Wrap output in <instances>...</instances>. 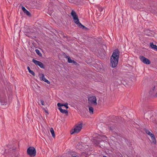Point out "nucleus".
Segmentation results:
<instances>
[{
  "label": "nucleus",
  "instance_id": "1",
  "mask_svg": "<svg viewBox=\"0 0 157 157\" xmlns=\"http://www.w3.org/2000/svg\"><path fill=\"white\" fill-rule=\"evenodd\" d=\"M120 56V52L117 49L113 51L112 55L110 58V63L112 67H116L118 63V61Z\"/></svg>",
  "mask_w": 157,
  "mask_h": 157
},
{
  "label": "nucleus",
  "instance_id": "2",
  "mask_svg": "<svg viewBox=\"0 0 157 157\" xmlns=\"http://www.w3.org/2000/svg\"><path fill=\"white\" fill-rule=\"evenodd\" d=\"M149 94L154 97L157 96V82H154L152 86Z\"/></svg>",
  "mask_w": 157,
  "mask_h": 157
},
{
  "label": "nucleus",
  "instance_id": "3",
  "mask_svg": "<svg viewBox=\"0 0 157 157\" xmlns=\"http://www.w3.org/2000/svg\"><path fill=\"white\" fill-rule=\"evenodd\" d=\"M27 154L31 156H35L36 154V151L35 148L33 147H30L27 149Z\"/></svg>",
  "mask_w": 157,
  "mask_h": 157
},
{
  "label": "nucleus",
  "instance_id": "4",
  "mask_svg": "<svg viewBox=\"0 0 157 157\" xmlns=\"http://www.w3.org/2000/svg\"><path fill=\"white\" fill-rule=\"evenodd\" d=\"M82 123L78 124L76 126L74 129H72L70 131L71 134H73L75 133L79 132L82 129Z\"/></svg>",
  "mask_w": 157,
  "mask_h": 157
},
{
  "label": "nucleus",
  "instance_id": "5",
  "mask_svg": "<svg viewBox=\"0 0 157 157\" xmlns=\"http://www.w3.org/2000/svg\"><path fill=\"white\" fill-rule=\"evenodd\" d=\"M71 15L73 17V20L75 23H76L79 21V19L76 12L74 10L71 11Z\"/></svg>",
  "mask_w": 157,
  "mask_h": 157
},
{
  "label": "nucleus",
  "instance_id": "6",
  "mask_svg": "<svg viewBox=\"0 0 157 157\" xmlns=\"http://www.w3.org/2000/svg\"><path fill=\"white\" fill-rule=\"evenodd\" d=\"M139 58L140 60L144 63L146 64H149L151 63V62L149 59L143 56H140Z\"/></svg>",
  "mask_w": 157,
  "mask_h": 157
},
{
  "label": "nucleus",
  "instance_id": "7",
  "mask_svg": "<svg viewBox=\"0 0 157 157\" xmlns=\"http://www.w3.org/2000/svg\"><path fill=\"white\" fill-rule=\"evenodd\" d=\"M33 62L36 65L39 66L41 68L44 69V65L40 61H37L34 59L32 60Z\"/></svg>",
  "mask_w": 157,
  "mask_h": 157
},
{
  "label": "nucleus",
  "instance_id": "8",
  "mask_svg": "<svg viewBox=\"0 0 157 157\" xmlns=\"http://www.w3.org/2000/svg\"><path fill=\"white\" fill-rule=\"evenodd\" d=\"M88 101L91 102V103L94 104L95 105H97V99L95 96H92L88 98Z\"/></svg>",
  "mask_w": 157,
  "mask_h": 157
},
{
  "label": "nucleus",
  "instance_id": "9",
  "mask_svg": "<svg viewBox=\"0 0 157 157\" xmlns=\"http://www.w3.org/2000/svg\"><path fill=\"white\" fill-rule=\"evenodd\" d=\"M41 79L42 80L44 81L45 82L47 83L48 84H50V82L47 79L44 77V75L43 74H41Z\"/></svg>",
  "mask_w": 157,
  "mask_h": 157
},
{
  "label": "nucleus",
  "instance_id": "10",
  "mask_svg": "<svg viewBox=\"0 0 157 157\" xmlns=\"http://www.w3.org/2000/svg\"><path fill=\"white\" fill-rule=\"evenodd\" d=\"M76 24L80 28H81L82 29H88L87 28H86L79 21L77 23H76Z\"/></svg>",
  "mask_w": 157,
  "mask_h": 157
},
{
  "label": "nucleus",
  "instance_id": "11",
  "mask_svg": "<svg viewBox=\"0 0 157 157\" xmlns=\"http://www.w3.org/2000/svg\"><path fill=\"white\" fill-rule=\"evenodd\" d=\"M150 47L154 50L157 51V46L156 45L154 44L153 42H151L150 43Z\"/></svg>",
  "mask_w": 157,
  "mask_h": 157
},
{
  "label": "nucleus",
  "instance_id": "12",
  "mask_svg": "<svg viewBox=\"0 0 157 157\" xmlns=\"http://www.w3.org/2000/svg\"><path fill=\"white\" fill-rule=\"evenodd\" d=\"M58 109L59 110L61 113H63L66 114L67 115L68 114V112L67 110L66 109H62L61 107H59Z\"/></svg>",
  "mask_w": 157,
  "mask_h": 157
},
{
  "label": "nucleus",
  "instance_id": "13",
  "mask_svg": "<svg viewBox=\"0 0 157 157\" xmlns=\"http://www.w3.org/2000/svg\"><path fill=\"white\" fill-rule=\"evenodd\" d=\"M150 136L151 138V140L152 141V143L154 144H156V142L154 134H153Z\"/></svg>",
  "mask_w": 157,
  "mask_h": 157
},
{
  "label": "nucleus",
  "instance_id": "14",
  "mask_svg": "<svg viewBox=\"0 0 157 157\" xmlns=\"http://www.w3.org/2000/svg\"><path fill=\"white\" fill-rule=\"evenodd\" d=\"M27 69L28 70V71L32 75L34 76H35V73L34 72V71H32L30 70V68L28 66L27 67Z\"/></svg>",
  "mask_w": 157,
  "mask_h": 157
},
{
  "label": "nucleus",
  "instance_id": "15",
  "mask_svg": "<svg viewBox=\"0 0 157 157\" xmlns=\"http://www.w3.org/2000/svg\"><path fill=\"white\" fill-rule=\"evenodd\" d=\"M144 131L147 134L149 135L150 136L153 134L151 132H150L146 128L144 129Z\"/></svg>",
  "mask_w": 157,
  "mask_h": 157
},
{
  "label": "nucleus",
  "instance_id": "16",
  "mask_svg": "<svg viewBox=\"0 0 157 157\" xmlns=\"http://www.w3.org/2000/svg\"><path fill=\"white\" fill-rule=\"evenodd\" d=\"M50 132L52 134V136L53 137H55V135L54 131L53 129L52 128H51L50 129Z\"/></svg>",
  "mask_w": 157,
  "mask_h": 157
},
{
  "label": "nucleus",
  "instance_id": "17",
  "mask_svg": "<svg viewBox=\"0 0 157 157\" xmlns=\"http://www.w3.org/2000/svg\"><path fill=\"white\" fill-rule=\"evenodd\" d=\"M35 51L36 53L38 56H42V55L39 50L38 49H36Z\"/></svg>",
  "mask_w": 157,
  "mask_h": 157
},
{
  "label": "nucleus",
  "instance_id": "18",
  "mask_svg": "<svg viewBox=\"0 0 157 157\" xmlns=\"http://www.w3.org/2000/svg\"><path fill=\"white\" fill-rule=\"evenodd\" d=\"M89 112L90 114H93L94 112V108L93 107H90L89 108Z\"/></svg>",
  "mask_w": 157,
  "mask_h": 157
},
{
  "label": "nucleus",
  "instance_id": "19",
  "mask_svg": "<svg viewBox=\"0 0 157 157\" xmlns=\"http://www.w3.org/2000/svg\"><path fill=\"white\" fill-rule=\"evenodd\" d=\"M68 62L69 63H72L73 62L75 63V61L72 59H71L70 57L68 58Z\"/></svg>",
  "mask_w": 157,
  "mask_h": 157
},
{
  "label": "nucleus",
  "instance_id": "20",
  "mask_svg": "<svg viewBox=\"0 0 157 157\" xmlns=\"http://www.w3.org/2000/svg\"><path fill=\"white\" fill-rule=\"evenodd\" d=\"M70 155L72 157H77L76 155L74 152H71L70 153Z\"/></svg>",
  "mask_w": 157,
  "mask_h": 157
},
{
  "label": "nucleus",
  "instance_id": "21",
  "mask_svg": "<svg viewBox=\"0 0 157 157\" xmlns=\"http://www.w3.org/2000/svg\"><path fill=\"white\" fill-rule=\"evenodd\" d=\"M24 13L28 16H30L31 15V14L30 12L27 10H26L25 12H24Z\"/></svg>",
  "mask_w": 157,
  "mask_h": 157
},
{
  "label": "nucleus",
  "instance_id": "22",
  "mask_svg": "<svg viewBox=\"0 0 157 157\" xmlns=\"http://www.w3.org/2000/svg\"><path fill=\"white\" fill-rule=\"evenodd\" d=\"M68 103H65V104H63V106H65L66 109H68Z\"/></svg>",
  "mask_w": 157,
  "mask_h": 157
},
{
  "label": "nucleus",
  "instance_id": "23",
  "mask_svg": "<svg viewBox=\"0 0 157 157\" xmlns=\"http://www.w3.org/2000/svg\"><path fill=\"white\" fill-rule=\"evenodd\" d=\"M57 106L59 107H60L61 106H63V104H61L60 103H58L57 104Z\"/></svg>",
  "mask_w": 157,
  "mask_h": 157
},
{
  "label": "nucleus",
  "instance_id": "24",
  "mask_svg": "<svg viewBox=\"0 0 157 157\" xmlns=\"http://www.w3.org/2000/svg\"><path fill=\"white\" fill-rule=\"evenodd\" d=\"M104 8L102 7H100L99 8V10L100 12H101L103 11Z\"/></svg>",
  "mask_w": 157,
  "mask_h": 157
},
{
  "label": "nucleus",
  "instance_id": "25",
  "mask_svg": "<svg viewBox=\"0 0 157 157\" xmlns=\"http://www.w3.org/2000/svg\"><path fill=\"white\" fill-rule=\"evenodd\" d=\"M22 10L24 12H25L27 10L25 8V7L22 6Z\"/></svg>",
  "mask_w": 157,
  "mask_h": 157
},
{
  "label": "nucleus",
  "instance_id": "26",
  "mask_svg": "<svg viewBox=\"0 0 157 157\" xmlns=\"http://www.w3.org/2000/svg\"><path fill=\"white\" fill-rule=\"evenodd\" d=\"M40 103L42 105H44V101L43 100H40Z\"/></svg>",
  "mask_w": 157,
  "mask_h": 157
},
{
  "label": "nucleus",
  "instance_id": "27",
  "mask_svg": "<svg viewBox=\"0 0 157 157\" xmlns=\"http://www.w3.org/2000/svg\"><path fill=\"white\" fill-rule=\"evenodd\" d=\"M8 90L10 91L11 92V91L12 90V89H11V87H10V88H8Z\"/></svg>",
  "mask_w": 157,
  "mask_h": 157
},
{
  "label": "nucleus",
  "instance_id": "28",
  "mask_svg": "<svg viewBox=\"0 0 157 157\" xmlns=\"http://www.w3.org/2000/svg\"><path fill=\"white\" fill-rule=\"evenodd\" d=\"M143 112L144 113H146L147 112V111L146 110L145 111L144 110H143Z\"/></svg>",
  "mask_w": 157,
  "mask_h": 157
},
{
  "label": "nucleus",
  "instance_id": "29",
  "mask_svg": "<svg viewBox=\"0 0 157 157\" xmlns=\"http://www.w3.org/2000/svg\"><path fill=\"white\" fill-rule=\"evenodd\" d=\"M98 144H99V142H97V145H98Z\"/></svg>",
  "mask_w": 157,
  "mask_h": 157
},
{
  "label": "nucleus",
  "instance_id": "30",
  "mask_svg": "<svg viewBox=\"0 0 157 157\" xmlns=\"http://www.w3.org/2000/svg\"><path fill=\"white\" fill-rule=\"evenodd\" d=\"M45 112L46 113H47L48 114V112L46 110H45Z\"/></svg>",
  "mask_w": 157,
  "mask_h": 157
},
{
  "label": "nucleus",
  "instance_id": "31",
  "mask_svg": "<svg viewBox=\"0 0 157 157\" xmlns=\"http://www.w3.org/2000/svg\"><path fill=\"white\" fill-rule=\"evenodd\" d=\"M156 157H157V156Z\"/></svg>",
  "mask_w": 157,
  "mask_h": 157
}]
</instances>
